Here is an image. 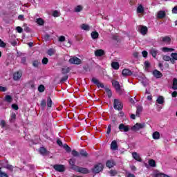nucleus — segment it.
<instances>
[{
    "instance_id": "1",
    "label": "nucleus",
    "mask_w": 177,
    "mask_h": 177,
    "mask_svg": "<svg viewBox=\"0 0 177 177\" xmlns=\"http://www.w3.org/2000/svg\"><path fill=\"white\" fill-rule=\"evenodd\" d=\"M113 109H115V110H118V111H121V110L124 109V104L121 100L118 99L113 100Z\"/></svg>"
},
{
    "instance_id": "2",
    "label": "nucleus",
    "mask_w": 177,
    "mask_h": 177,
    "mask_svg": "<svg viewBox=\"0 0 177 177\" xmlns=\"http://www.w3.org/2000/svg\"><path fill=\"white\" fill-rule=\"evenodd\" d=\"M74 171L76 172H80V174H89V170L85 167H75Z\"/></svg>"
},
{
    "instance_id": "3",
    "label": "nucleus",
    "mask_w": 177,
    "mask_h": 177,
    "mask_svg": "<svg viewBox=\"0 0 177 177\" xmlns=\"http://www.w3.org/2000/svg\"><path fill=\"white\" fill-rule=\"evenodd\" d=\"M103 169V165L102 163H99L96 165L94 168L92 169L93 174H99L100 171Z\"/></svg>"
},
{
    "instance_id": "4",
    "label": "nucleus",
    "mask_w": 177,
    "mask_h": 177,
    "mask_svg": "<svg viewBox=\"0 0 177 177\" xmlns=\"http://www.w3.org/2000/svg\"><path fill=\"white\" fill-rule=\"evenodd\" d=\"M146 127V124L145 123H136L134 126H133V131H139V129H143Z\"/></svg>"
},
{
    "instance_id": "5",
    "label": "nucleus",
    "mask_w": 177,
    "mask_h": 177,
    "mask_svg": "<svg viewBox=\"0 0 177 177\" xmlns=\"http://www.w3.org/2000/svg\"><path fill=\"white\" fill-rule=\"evenodd\" d=\"M119 130L120 132H129V126L125 125L124 124H119Z\"/></svg>"
},
{
    "instance_id": "6",
    "label": "nucleus",
    "mask_w": 177,
    "mask_h": 177,
    "mask_svg": "<svg viewBox=\"0 0 177 177\" xmlns=\"http://www.w3.org/2000/svg\"><path fill=\"white\" fill-rule=\"evenodd\" d=\"M69 63H71V64H80L81 59L77 57H73L69 59Z\"/></svg>"
},
{
    "instance_id": "7",
    "label": "nucleus",
    "mask_w": 177,
    "mask_h": 177,
    "mask_svg": "<svg viewBox=\"0 0 177 177\" xmlns=\"http://www.w3.org/2000/svg\"><path fill=\"white\" fill-rule=\"evenodd\" d=\"M113 86L117 91V92H120L121 91V86H120V82L117 80L112 81Z\"/></svg>"
},
{
    "instance_id": "8",
    "label": "nucleus",
    "mask_w": 177,
    "mask_h": 177,
    "mask_svg": "<svg viewBox=\"0 0 177 177\" xmlns=\"http://www.w3.org/2000/svg\"><path fill=\"white\" fill-rule=\"evenodd\" d=\"M159 41L160 44H169V42H171V38H169L168 36H166L164 37H160Z\"/></svg>"
},
{
    "instance_id": "9",
    "label": "nucleus",
    "mask_w": 177,
    "mask_h": 177,
    "mask_svg": "<svg viewBox=\"0 0 177 177\" xmlns=\"http://www.w3.org/2000/svg\"><path fill=\"white\" fill-rule=\"evenodd\" d=\"M53 168L58 172H64V165H55L53 166Z\"/></svg>"
},
{
    "instance_id": "10",
    "label": "nucleus",
    "mask_w": 177,
    "mask_h": 177,
    "mask_svg": "<svg viewBox=\"0 0 177 177\" xmlns=\"http://www.w3.org/2000/svg\"><path fill=\"white\" fill-rule=\"evenodd\" d=\"M138 31L142 35H146L147 34V27L140 26L138 27Z\"/></svg>"
},
{
    "instance_id": "11",
    "label": "nucleus",
    "mask_w": 177,
    "mask_h": 177,
    "mask_svg": "<svg viewBox=\"0 0 177 177\" xmlns=\"http://www.w3.org/2000/svg\"><path fill=\"white\" fill-rule=\"evenodd\" d=\"M21 75H23V73L21 71H17V73H15L13 75V80L15 81H19L21 78Z\"/></svg>"
},
{
    "instance_id": "12",
    "label": "nucleus",
    "mask_w": 177,
    "mask_h": 177,
    "mask_svg": "<svg viewBox=\"0 0 177 177\" xmlns=\"http://www.w3.org/2000/svg\"><path fill=\"white\" fill-rule=\"evenodd\" d=\"M149 53H150V55H151V56H153V57H154V59H156V57H157V55H158L159 52H158V50H157L156 48H152L150 49Z\"/></svg>"
},
{
    "instance_id": "13",
    "label": "nucleus",
    "mask_w": 177,
    "mask_h": 177,
    "mask_svg": "<svg viewBox=\"0 0 177 177\" xmlns=\"http://www.w3.org/2000/svg\"><path fill=\"white\" fill-rule=\"evenodd\" d=\"M132 157L136 160V161H138V162H142V158H140V155L136 152L132 153Z\"/></svg>"
},
{
    "instance_id": "14",
    "label": "nucleus",
    "mask_w": 177,
    "mask_h": 177,
    "mask_svg": "<svg viewBox=\"0 0 177 177\" xmlns=\"http://www.w3.org/2000/svg\"><path fill=\"white\" fill-rule=\"evenodd\" d=\"M123 77H128L132 75L133 73L129 69H124L122 72Z\"/></svg>"
},
{
    "instance_id": "15",
    "label": "nucleus",
    "mask_w": 177,
    "mask_h": 177,
    "mask_svg": "<svg viewBox=\"0 0 177 177\" xmlns=\"http://www.w3.org/2000/svg\"><path fill=\"white\" fill-rule=\"evenodd\" d=\"M111 150H113V151L118 150V144H117V141L113 140L111 142Z\"/></svg>"
},
{
    "instance_id": "16",
    "label": "nucleus",
    "mask_w": 177,
    "mask_h": 177,
    "mask_svg": "<svg viewBox=\"0 0 177 177\" xmlns=\"http://www.w3.org/2000/svg\"><path fill=\"white\" fill-rule=\"evenodd\" d=\"M80 28L84 31H91V27L86 24H83L80 26Z\"/></svg>"
},
{
    "instance_id": "17",
    "label": "nucleus",
    "mask_w": 177,
    "mask_h": 177,
    "mask_svg": "<svg viewBox=\"0 0 177 177\" xmlns=\"http://www.w3.org/2000/svg\"><path fill=\"white\" fill-rule=\"evenodd\" d=\"M137 13L142 14L145 13V7L142 4H139L137 7Z\"/></svg>"
},
{
    "instance_id": "18",
    "label": "nucleus",
    "mask_w": 177,
    "mask_h": 177,
    "mask_svg": "<svg viewBox=\"0 0 177 177\" xmlns=\"http://www.w3.org/2000/svg\"><path fill=\"white\" fill-rule=\"evenodd\" d=\"M156 102L158 103V104H164V103H165V100L164 99V97H162L161 95L158 97V98L156 100Z\"/></svg>"
},
{
    "instance_id": "19",
    "label": "nucleus",
    "mask_w": 177,
    "mask_h": 177,
    "mask_svg": "<svg viewBox=\"0 0 177 177\" xmlns=\"http://www.w3.org/2000/svg\"><path fill=\"white\" fill-rule=\"evenodd\" d=\"M91 35L92 39H93V40L97 39V38H99V32H97V31H96V30L93 31L91 33Z\"/></svg>"
},
{
    "instance_id": "20",
    "label": "nucleus",
    "mask_w": 177,
    "mask_h": 177,
    "mask_svg": "<svg viewBox=\"0 0 177 177\" xmlns=\"http://www.w3.org/2000/svg\"><path fill=\"white\" fill-rule=\"evenodd\" d=\"M95 55L97 57L103 56L104 55V50L99 49L95 51Z\"/></svg>"
},
{
    "instance_id": "21",
    "label": "nucleus",
    "mask_w": 177,
    "mask_h": 177,
    "mask_svg": "<svg viewBox=\"0 0 177 177\" xmlns=\"http://www.w3.org/2000/svg\"><path fill=\"white\" fill-rule=\"evenodd\" d=\"M84 6L79 5L75 7L74 12H75V13H80V12H82Z\"/></svg>"
},
{
    "instance_id": "22",
    "label": "nucleus",
    "mask_w": 177,
    "mask_h": 177,
    "mask_svg": "<svg viewBox=\"0 0 177 177\" xmlns=\"http://www.w3.org/2000/svg\"><path fill=\"white\" fill-rule=\"evenodd\" d=\"M153 74L156 77V78H161V77H162V74L158 70H154L153 71Z\"/></svg>"
},
{
    "instance_id": "23",
    "label": "nucleus",
    "mask_w": 177,
    "mask_h": 177,
    "mask_svg": "<svg viewBox=\"0 0 177 177\" xmlns=\"http://www.w3.org/2000/svg\"><path fill=\"white\" fill-rule=\"evenodd\" d=\"M158 19H164L165 17V11L160 10L157 15Z\"/></svg>"
},
{
    "instance_id": "24",
    "label": "nucleus",
    "mask_w": 177,
    "mask_h": 177,
    "mask_svg": "<svg viewBox=\"0 0 177 177\" xmlns=\"http://www.w3.org/2000/svg\"><path fill=\"white\" fill-rule=\"evenodd\" d=\"M16 121V113L12 112L10 118V122L13 123Z\"/></svg>"
},
{
    "instance_id": "25",
    "label": "nucleus",
    "mask_w": 177,
    "mask_h": 177,
    "mask_svg": "<svg viewBox=\"0 0 177 177\" xmlns=\"http://www.w3.org/2000/svg\"><path fill=\"white\" fill-rule=\"evenodd\" d=\"M111 67L114 70H118V68H120V64H118L117 62H113L111 64Z\"/></svg>"
},
{
    "instance_id": "26",
    "label": "nucleus",
    "mask_w": 177,
    "mask_h": 177,
    "mask_svg": "<svg viewBox=\"0 0 177 177\" xmlns=\"http://www.w3.org/2000/svg\"><path fill=\"white\" fill-rule=\"evenodd\" d=\"M113 165H115L114 160H108L106 162V167H108V168H113Z\"/></svg>"
},
{
    "instance_id": "27",
    "label": "nucleus",
    "mask_w": 177,
    "mask_h": 177,
    "mask_svg": "<svg viewBox=\"0 0 177 177\" xmlns=\"http://www.w3.org/2000/svg\"><path fill=\"white\" fill-rule=\"evenodd\" d=\"M155 177H169L168 175L164 174L162 173H160L158 171L154 173Z\"/></svg>"
},
{
    "instance_id": "28",
    "label": "nucleus",
    "mask_w": 177,
    "mask_h": 177,
    "mask_svg": "<svg viewBox=\"0 0 177 177\" xmlns=\"http://www.w3.org/2000/svg\"><path fill=\"white\" fill-rule=\"evenodd\" d=\"M153 139L158 140L160 139V133L158 131H155L152 134Z\"/></svg>"
},
{
    "instance_id": "29",
    "label": "nucleus",
    "mask_w": 177,
    "mask_h": 177,
    "mask_svg": "<svg viewBox=\"0 0 177 177\" xmlns=\"http://www.w3.org/2000/svg\"><path fill=\"white\" fill-rule=\"evenodd\" d=\"M143 111V107L142 106H139L137 107V111H136V116L139 117L140 115V113Z\"/></svg>"
},
{
    "instance_id": "30",
    "label": "nucleus",
    "mask_w": 177,
    "mask_h": 177,
    "mask_svg": "<svg viewBox=\"0 0 177 177\" xmlns=\"http://www.w3.org/2000/svg\"><path fill=\"white\" fill-rule=\"evenodd\" d=\"M161 50H162V52L167 53V52H174V50H175V49L169 48L168 47H163L161 48Z\"/></svg>"
},
{
    "instance_id": "31",
    "label": "nucleus",
    "mask_w": 177,
    "mask_h": 177,
    "mask_svg": "<svg viewBox=\"0 0 177 177\" xmlns=\"http://www.w3.org/2000/svg\"><path fill=\"white\" fill-rule=\"evenodd\" d=\"M105 91L106 93V95H108V97H111V96H113V93H111V90H110V88L105 87L104 88Z\"/></svg>"
},
{
    "instance_id": "32",
    "label": "nucleus",
    "mask_w": 177,
    "mask_h": 177,
    "mask_svg": "<svg viewBox=\"0 0 177 177\" xmlns=\"http://www.w3.org/2000/svg\"><path fill=\"white\" fill-rule=\"evenodd\" d=\"M69 164H70V165H71L72 169H74L75 168V167H78V166H75V160H74V159H70Z\"/></svg>"
},
{
    "instance_id": "33",
    "label": "nucleus",
    "mask_w": 177,
    "mask_h": 177,
    "mask_svg": "<svg viewBox=\"0 0 177 177\" xmlns=\"http://www.w3.org/2000/svg\"><path fill=\"white\" fill-rule=\"evenodd\" d=\"M12 100H13V98H12V96L7 95L5 97V101L8 103H12Z\"/></svg>"
},
{
    "instance_id": "34",
    "label": "nucleus",
    "mask_w": 177,
    "mask_h": 177,
    "mask_svg": "<svg viewBox=\"0 0 177 177\" xmlns=\"http://www.w3.org/2000/svg\"><path fill=\"white\" fill-rule=\"evenodd\" d=\"M80 154L82 156V157H88V153H86V151L84 149H81L80 151Z\"/></svg>"
},
{
    "instance_id": "35",
    "label": "nucleus",
    "mask_w": 177,
    "mask_h": 177,
    "mask_svg": "<svg viewBox=\"0 0 177 177\" xmlns=\"http://www.w3.org/2000/svg\"><path fill=\"white\" fill-rule=\"evenodd\" d=\"M172 89H174V91H176V89H177V79L176 78H174L173 80Z\"/></svg>"
},
{
    "instance_id": "36",
    "label": "nucleus",
    "mask_w": 177,
    "mask_h": 177,
    "mask_svg": "<svg viewBox=\"0 0 177 177\" xmlns=\"http://www.w3.org/2000/svg\"><path fill=\"white\" fill-rule=\"evenodd\" d=\"M36 23H37V24H39V26H44V19H42V18H38L36 20Z\"/></svg>"
},
{
    "instance_id": "37",
    "label": "nucleus",
    "mask_w": 177,
    "mask_h": 177,
    "mask_svg": "<svg viewBox=\"0 0 177 177\" xmlns=\"http://www.w3.org/2000/svg\"><path fill=\"white\" fill-rule=\"evenodd\" d=\"M39 153L42 156H45V154H46V149H45L44 147H41L39 149Z\"/></svg>"
},
{
    "instance_id": "38",
    "label": "nucleus",
    "mask_w": 177,
    "mask_h": 177,
    "mask_svg": "<svg viewBox=\"0 0 177 177\" xmlns=\"http://www.w3.org/2000/svg\"><path fill=\"white\" fill-rule=\"evenodd\" d=\"M70 68L65 67L62 68V74H68V73H70Z\"/></svg>"
},
{
    "instance_id": "39",
    "label": "nucleus",
    "mask_w": 177,
    "mask_h": 177,
    "mask_svg": "<svg viewBox=\"0 0 177 177\" xmlns=\"http://www.w3.org/2000/svg\"><path fill=\"white\" fill-rule=\"evenodd\" d=\"M47 53L49 56H53L55 55V49L53 48H50L48 51Z\"/></svg>"
},
{
    "instance_id": "40",
    "label": "nucleus",
    "mask_w": 177,
    "mask_h": 177,
    "mask_svg": "<svg viewBox=\"0 0 177 177\" xmlns=\"http://www.w3.org/2000/svg\"><path fill=\"white\" fill-rule=\"evenodd\" d=\"M149 165H150V167H152L153 168H154L156 167V161H154V160H150L149 161Z\"/></svg>"
},
{
    "instance_id": "41",
    "label": "nucleus",
    "mask_w": 177,
    "mask_h": 177,
    "mask_svg": "<svg viewBox=\"0 0 177 177\" xmlns=\"http://www.w3.org/2000/svg\"><path fill=\"white\" fill-rule=\"evenodd\" d=\"M45 91V86L44 85H40L38 87V91L40 92V93H42V92H44Z\"/></svg>"
},
{
    "instance_id": "42",
    "label": "nucleus",
    "mask_w": 177,
    "mask_h": 177,
    "mask_svg": "<svg viewBox=\"0 0 177 177\" xmlns=\"http://www.w3.org/2000/svg\"><path fill=\"white\" fill-rule=\"evenodd\" d=\"M47 107H52V99L50 97L47 99Z\"/></svg>"
},
{
    "instance_id": "43",
    "label": "nucleus",
    "mask_w": 177,
    "mask_h": 177,
    "mask_svg": "<svg viewBox=\"0 0 177 177\" xmlns=\"http://www.w3.org/2000/svg\"><path fill=\"white\" fill-rule=\"evenodd\" d=\"M72 155H73L74 157H80V153L75 150L72 151Z\"/></svg>"
},
{
    "instance_id": "44",
    "label": "nucleus",
    "mask_w": 177,
    "mask_h": 177,
    "mask_svg": "<svg viewBox=\"0 0 177 177\" xmlns=\"http://www.w3.org/2000/svg\"><path fill=\"white\" fill-rule=\"evenodd\" d=\"M162 59L165 60V62H169V60H171V57L168 55H164Z\"/></svg>"
},
{
    "instance_id": "45",
    "label": "nucleus",
    "mask_w": 177,
    "mask_h": 177,
    "mask_svg": "<svg viewBox=\"0 0 177 177\" xmlns=\"http://www.w3.org/2000/svg\"><path fill=\"white\" fill-rule=\"evenodd\" d=\"M109 174H110L111 176H115V175H117V171H115V170H111L109 171Z\"/></svg>"
},
{
    "instance_id": "46",
    "label": "nucleus",
    "mask_w": 177,
    "mask_h": 177,
    "mask_svg": "<svg viewBox=\"0 0 177 177\" xmlns=\"http://www.w3.org/2000/svg\"><path fill=\"white\" fill-rule=\"evenodd\" d=\"M64 148L66 151H71V148L67 144L64 145Z\"/></svg>"
},
{
    "instance_id": "47",
    "label": "nucleus",
    "mask_w": 177,
    "mask_h": 177,
    "mask_svg": "<svg viewBox=\"0 0 177 177\" xmlns=\"http://www.w3.org/2000/svg\"><path fill=\"white\" fill-rule=\"evenodd\" d=\"M0 177H9L8 174L0 170Z\"/></svg>"
},
{
    "instance_id": "48",
    "label": "nucleus",
    "mask_w": 177,
    "mask_h": 177,
    "mask_svg": "<svg viewBox=\"0 0 177 177\" xmlns=\"http://www.w3.org/2000/svg\"><path fill=\"white\" fill-rule=\"evenodd\" d=\"M53 17H59V11L55 10L53 12Z\"/></svg>"
},
{
    "instance_id": "49",
    "label": "nucleus",
    "mask_w": 177,
    "mask_h": 177,
    "mask_svg": "<svg viewBox=\"0 0 177 177\" xmlns=\"http://www.w3.org/2000/svg\"><path fill=\"white\" fill-rule=\"evenodd\" d=\"M16 30H17V32H19V34H21V32H23V28L20 26H17L16 28Z\"/></svg>"
},
{
    "instance_id": "50",
    "label": "nucleus",
    "mask_w": 177,
    "mask_h": 177,
    "mask_svg": "<svg viewBox=\"0 0 177 177\" xmlns=\"http://www.w3.org/2000/svg\"><path fill=\"white\" fill-rule=\"evenodd\" d=\"M92 82L93 84H95V85H97V84H99L100 82H99V80L97 79H96L95 77H93L92 78Z\"/></svg>"
},
{
    "instance_id": "51",
    "label": "nucleus",
    "mask_w": 177,
    "mask_h": 177,
    "mask_svg": "<svg viewBox=\"0 0 177 177\" xmlns=\"http://www.w3.org/2000/svg\"><path fill=\"white\" fill-rule=\"evenodd\" d=\"M171 57L172 59H174V60H177V53H172L171 55Z\"/></svg>"
},
{
    "instance_id": "52",
    "label": "nucleus",
    "mask_w": 177,
    "mask_h": 177,
    "mask_svg": "<svg viewBox=\"0 0 177 177\" xmlns=\"http://www.w3.org/2000/svg\"><path fill=\"white\" fill-rule=\"evenodd\" d=\"M48 58L44 57V58L42 59L41 63H42V64H48Z\"/></svg>"
},
{
    "instance_id": "53",
    "label": "nucleus",
    "mask_w": 177,
    "mask_h": 177,
    "mask_svg": "<svg viewBox=\"0 0 177 177\" xmlns=\"http://www.w3.org/2000/svg\"><path fill=\"white\" fill-rule=\"evenodd\" d=\"M5 46H6V44H5V42H3V41L0 39V47L1 48H5Z\"/></svg>"
},
{
    "instance_id": "54",
    "label": "nucleus",
    "mask_w": 177,
    "mask_h": 177,
    "mask_svg": "<svg viewBox=\"0 0 177 177\" xmlns=\"http://www.w3.org/2000/svg\"><path fill=\"white\" fill-rule=\"evenodd\" d=\"M0 125L2 127V128H5V127H6V122H5V120H1Z\"/></svg>"
},
{
    "instance_id": "55",
    "label": "nucleus",
    "mask_w": 177,
    "mask_h": 177,
    "mask_svg": "<svg viewBox=\"0 0 177 177\" xmlns=\"http://www.w3.org/2000/svg\"><path fill=\"white\" fill-rule=\"evenodd\" d=\"M145 68H149L150 67V62L148 61L145 62Z\"/></svg>"
},
{
    "instance_id": "56",
    "label": "nucleus",
    "mask_w": 177,
    "mask_h": 177,
    "mask_svg": "<svg viewBox=\"0 0 177 177\" xmlns=\"http://www.w3.org/2000/svg\"><path fill=\"white\" fill-rule=\"evenodd\" d=\"M6 168L10 171H13V166L12 165H7Z\"/></svg>"
},
{
    "instance_id": "57",
    "label": "nucleus",
    "mask_w": 177,
    "mask_h": 177,
    "mask_svg": "<svg viewBox=\"0 0 177 177\" xmlns=\"http://www.w3.org/2000/svg\"><path fill=\"white\" fill-rule=\"evenodd\" d=\"M68 80V76L66 75L61 79V82H66Z\"/></svg>"
},
{
    "instance_id": "58",
    "label": "nucleus",
    "mask_w": 177,
    "mask_h": 177,
    "mask_svg": "<svg viewBox=\"0 0 177 177\" xmlns=\"http://www.w3.org/2000/svg\"><path fill=\"white\" fill-rule=\"evenodd\" d=\"M12 108L14 109V110H19V106L16 104H12Z\"/></svg>"
},
{
    "instance_id": "59",
    "label": "nucleus",
    "mask_w": 177,
    "mask_h": 177,
    "mask_svg": "<svg viewBox=\"0 0 177 177\" xmlns=\"http://www.w3.org/2000/svg\"><path fill=\"white\" fill-rule=\"evenodd\" d=\"M59 42H64V41H66V37L64 36H61L59 38Z\"/></svg>"
},
{
    "instance_id": "60",
    "label": "nucleus",
    "mask_w": 177,
    "mask_h": 177,
    "mask_svg": "<svg viewBox=\"0 0 177 177\" xmlns=\"http://www.w3.org/2000/svg\"><path fill=\"white\" fill-rule=\"evenodd\" d=\"M6 91H8V88H6V87L0 86V92H6Z\"/></svg>"
},
{
    "instance_id": "61",
    "label": "nucleus",
    "mask_w": 177,
    "mask_h": 177,
    "mask_svg": "<svg viewBox=\"0 0 177 177\" xmlns=\"http://www.w3.org/2000/svg\"><path fill=\"white\" fill-rule=\"evenodd\" d=\"M41 106L42 107H45L46 106V101L45 100H42L41 102Z\"/></svg>"
},
{
    "instance_id": "62",
    "label": "nucleus",
    "mask_w": 177,
    "mask_h": 177,
    "mask_svg": "<svg viewBox=\"0 0 177 177\" xmlns=\"http://www.w3.org/2000/svg\"><path fill=\"white\" fill-rule=\"evenodd\" d=\"M172 13H174V15H177V6H174L172 9Z\"/></svg>"
},
{
    "instance_id": "63",
    "label": "nucleus",
    "mask_w": 177,
    "mask_h": 177,
    "mask_svg": "<svg viewBox=\"0 0 177 177\" xmlns=\"http://www.w3.org/2000/svg\"><path fill=\"white\" fill-rule=\"evenodd\" d=\"M39 64V62H38V61H34L32 63V66H34V67H38Z\"/></svg>"
},
{
    "instance_id": "64",
    "label": "nucleus",
    "mask_w": 177,
    "mask_h": 177,
    "mask_svg": "<svg viewBox=\"0 0 177 177\" xmlns=\"http://www.w3.org/2000/svg\"><path fill=\"white\" fill-rule=\"evenodd\" d=\"M142 53L143 57H147V55H149V53L146 50L142 51Z\"/></svg>"
}]
</instances>
